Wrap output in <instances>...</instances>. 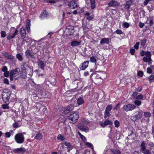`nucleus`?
<instances>
[{"mask_svg":"<svg viewBox=\"0 0 154 154\" xmlns=\"http://www.w3.org/2000/svg\"><path fill=\"white\" fill-rule=\"evenodd\" d=\"M139 42H136L134 46V48L136 49H138L139 48Z\"/></svg>","mask_w":154,"mask_h":154,"instance_id":"53","label":"nucleus"},{"mask_svg":"<svg viewBox=\"0 0 154 154\" xmlns=\"http://www.w3.org/2000/svg\"><path fill=\"white\" fill-rule=\"evenodd\" d=\"M57 139L59 140H61V141H64L65 140L64 137L60 134L58 135L57 137Z\"/></svg>","mask_w":154,"mask_h":154,"instance_id":"35","label":"nucleus"},{"mask_svg":"<svg viewBox=\"0 0 154 154\" xmlns=\"http://www.w3.org/2000/svg\"><path fill=\"white\" fill-rule=\"evenodd\" d=\"M90 61L92 63H96L97 60L96 58L94 56H92L90 58Z\"/></svg>","mask_w":154,"mask_h":154,"instance_id":"41","label":"nucleus"},{"mask_svg":"<svg viewBox=\"0 0 154 154\" xmlns=\"http://www.w3.org/2000/svg\"><path fill=\"white\" fill-rule=\"evenodd\" d=\"M114 125L116 127L118 128L119 126L120 123L118 121L116 120L114 122Z\"/></svg>","mask_w":154,"mask_h":154,"instance_id":"44","label":"nucleus"},{"mask_svg":"<svg viewBox=\"0 0 154 154\" xmlns=\"http://www.w3.org/2000/svg\"><path fill=\"white\" fill-rule=\"evenodd\" d=\"M2 107L4 109H9V106L7 104L2 105Z\"/></svg>","mask_w":154,"mask_h":154,"instance_id":"46","label":"nucleus"},{"mask_svg":"<svg viewBox=\"0 0 154 154\" xmlns=\"http://www.w3.org/2000/svg\"><path fill=\"white\" fill-rule=\"evenodd\" d=\"M10 73L14 76V79H16L19 76V72L17 71V69H15L14 70H12Z\"/></svg>","mask_w":154,"mask_h":154,"instance_id":"12","label":"nucleus"},{"mask_svg":"<svg viewBox=\"0 0 154 154\" xmlns=\"http://www.w3.org/2000/svg\"><path fill=\"white\" fill-rule=\"evenodd\" d=\"M146 40V37H144L143 40H141L140 44L141 46L144 47L145 46Z\"/></svg>","mask_w":154,"mask_h":154,"instance_id":"32","label":"nucleus"},{"mask_svg":"<svg viewBox=\"0 0 154 154\" xmlns=\"http://www.w3.org/2000/svg\"><path fill=\"white\" fill-rule=\"evenodd\" d=\"M142 111L141 110L140 112H136V114L133 116L131 117V119L133 121H135L137 120L140 119L142 116Z\"/></svg>","mask_w":154,"mask_h":154,"instance_id":"8","label":"nucleus"},{"mask_svg":"<svg viewBox=\"0 0 154 154\" xmlns=\"http://www.w3.org/2000/svg\"><path fill=\"white\" fill-rule=\"evenodd\" d=\"M64 144L67 146V148L68 149L67 152H69L70 151L72 150L73 148L72 146L71 145L70 143L67 141H65Z\"/></svg>","mask_w":154,"mask_h":154,"instance_id":"16","label":"nucleus"},{"mask_svg":"<svg viewBox=\"0 0 154 154\" xmlns=\"http://www.w3.org/2000/svg\"><path fill=\"white\" fill-rule=\"evenodd\" d=\"M68 5L70 9H75L78 8L79 7L78 3L74 0L68 2Z\"/></svg>","mask_w":154,"mask_h":154,"instance_id":"6","label":"nucleus"},{"mask_svg":"<svg viewBox=\"0 0 154 154\" xmlns=\"http://www.w3.org/2000/svg\"><path fill=\"white\" fill-rule=\"evenodd\" d=\"M4 82L5 83L8 85L9 84L8 80L7 78L4 79Z\"/></svg>","mask_w":154,"mask_h":154,"instance_id":"60","label":"nucleus"},{"mask_svg":"<svg viewBox=\"0 0 154 154\" xmlns=\"http://www.w3.org/2000/svg\"><path fill=\"white\" fill-rule=\"evenodd\" d=\"M136 107V106L134 104L126 103L123 105L122 108V109L126 112L131 111L134 110Z\"/></svg>","mask_w":154,"mask_h":154,"instance_id":"2","label":"nucleus"},{"mask_svg":"<svg viewBox=\"0 0 154 154\" xmlns=\"http://www.w3.org/2000/svg\"><path fill=\"white\" fill-rule=\"evenodd\" d=\"M131 4V1H127L125 5V8L126 9H129Z\"/></svg>","mask_w":154,"mask_h":154,"instance_id":"28","label":"nucleus"},{"mask_svg":"<svg viewBox=\"0 0 154 154\" xmlns=\"http://www.w3.org/2000/svg\"><path fill=\"white\" fill-rule=\"evenodd\" d=\"M118 34L121 35L123 33V32L120 29H118L114 32Z\"/></svg>","mask_w":154,"mask_h":154,"instance_id":"45","label":"nucleus"},{"mask_svg":"<svg viewBox=\"0 0 154 154\" xmlns=\"http://www.w3.org/2000/svg\"><path fill=\"white\" fill-rule=\"evenodd\" d=\"M91 2V9H94L95 7V0H89Z\"/></svg>","mask_w":154,"mask_h":154,"instance_id":"31","label":"nucleus"},{"mask_svg":"<svg viewBox=\"0 0 154 154\" xmlns=\"http://www.w3.org/2000/svg\"><path fill=\"white\" fill-rule=\"evenodd\" d=\"M144 116L145 117H149L151 116V114L149 112H145L144 113Z\"/></svg>","mask_w":154,"mask_h":154,"instance_id":"52","label":"nucleus"},{"mask_svg":"<svg viewBox=\"0 0 154 154\" xmlns=\"http://www.w3.org/2000/svg\"><path fill=\"white\" fill-rule=\"evenodd\" d=\"M143 61L145 62H147L149 64H150L152 62V60L151 58V60H150L149 57H144L143 58Z\"/></svg>","mask_w":154,"mask_h":154,"instance_id":"23","label":"nucleus"},{"mask_svg":"<svg viewBox=\"0 0 154 154\" xmlns=\"http://www.w3.org/2000/svg\"><path fill=\"white\" fill-rule=\"evenodd\" d=\"M6 33L4 31H1V37L2 38H4L6 36Z\"/></svg>","mask_w":154,"mask_h":154,"instance_id":"48","label":"nucleus"},{"mask_svg":"<svg viewBox=\"0 0 154 154\" xmlns=\"http://www.w3.org/2000/svg\"><path fill=\"white\" fill-rule=\"evenodd\" d=\"M137 75L139 76L142 77L143 75V73L141 71H139L137 72Z\"/></svg>","mask_w":154,"mask_h":154,"instance_id":"57","label":"nucleus"},{"mask_svg":"<svg viewBox=\"0 0 154 154\" xmlns=\"http://www.w3.org/2000/svg\"><path fill=\"white\" fill-rule=\"evenodd\" d=\"M13 126L15 128L19 127V126L18 125V124L17 123H15L13 124Z\"/></svg>","mask_w":154,"mask_h":154,"instance_id":"61","label":"nucleus"},{"mask_svg":"<svg viewBox=\"0 0 154 154\" xmlns=\"http://www.w3.org/2000/svg\"><path fill=\"white\" fill-rule=\"evenodd\" d=\"M142 103V102L141 101L138 100H135L134 101V104L137 106H140Z\"/></svg>","mask_w":154,"mask_h":154,"instance_id":"37","label":"nucleus"},{"mask_svg":"<svg viewBox=\"0 0 154 154\" xmlns=\"http://www.w3.org/2000/svg\"><path fill=\"white\" fill-rule=\"evenodd\" d=\"M78 135L82 141L85 143L86 142L87 140L85 137L82 135L81 133L79 132L78 133Z\"/></svg>","mask_w":154,"mask_h":154,"instance_id":"26","label":"nucleus"},{"mask_svg":"<svg viewBox=\"0 0 154 154\" xmlns=\"http://www.w3.org/2000/svg\"><path fill=\"white\" fill-rule=\"evenodd\" d=\"M84 102V100L82 97H79L77 99V103L79 105L83 104Z\"/></svg>","mask_w":154,"mask_h":154,"instance_id":"24","label":"nucleus"},{"mask_svg":"<svg viewBox=\"0 0 154 154\" xmlns=\"http://www.w3.org/2000/svg\"><path fill=\"white\" fill-rule=\"evenodd\" d=\"M48 2L50 3H55L56 1L58 2V0H48Z\"/></svg>","mask_w":154,"mask_h":154,"instance_id":"55","label":"nucleus"},{"mask_svg":"<svg viewBox=\"0 0 154 154\" xmlns=\"http://www.w3.org/2000/svg\"><path fill=\"white\" fill-rule=\"evenodd\" d=\"M9 72L8 71H7L4 73V75L5 77H8L9 74Z\"/></svg>","mask_w":154,"mask_h":154,"instance_id":"56","label":"nucleus"},{"mask_svg":"<svg viewBox=\"0 0 154 154\" xmlns=\"http://www.w3.org/2000/svg\"><path fill=\"white\" fill-rule=\"evenodd\" d=\"M130 26V24L127 22H125L123 24V26L126 28H128Z\"/></svg>","mask_w":154,"mask_h":154,"instance_id":"49","label":"nucleus"},{"mask_svg":"<svg viewBox=\"0 0 154 154\" xmlns=\"http://www.w3.org/2000/svg\"><path fill=\"white\" fill-rule=\"evenodd\" d=\"M38 63V66L39 68L41 69L42 70L45 69V65L44 62L40 60H38L37 61Z\"/></svg>","mask_w":154,"mask_h":154,"instance_id":"10","label":"nucleus"},{"mask_svg":"<svg viewBox=\"0 0 154 154\" xmlns=\"http://www.w3.org/2000/svg\"><path fill=\"white\" fill-rule=\"evenodd\" d=\"M74 27L71 25H69L67 27L66 29V34L68 35H71L74 32Z\"/></svg>","mask_w":154,"mask_h":154,"instance_id":"7","label":"nucleus"},{"mask_svg":"<svg viewBox=\"0 0 154 154\" xmlns=\"http://www.w3.org/2000/svg\"><path fill=\"white\" fill-rule=\"evenodd\" d=\"M148 79L150 83H151L154 80V72L152 73L149 77Z\"/></svg>","mask_w":154,"mask_h":154,"instance_id":"30","label":"nucleus"},{"mask_svg":"<svg viewBox=\"0 0 154 154\" xmlns=\"http://www.w3.org/2000/svg\"><path fill=\"white\" fill-rule=\"evenodd\" d=\"M18 32V30L17 29H16L13 34H10L8 36L7 38V39L9 40L14 38L15 36L17 35Z\"/></svg>","mask_w":154,"mask_h":154,"instance_id":"18","label":"nucleus"},{"mask_svg":"<svg viewBox=\"0 0 154 154\" xmlns=\"http://www.w3.org/2000/svg\"><path fill=\"white\" fill-rule=\"evenodd\" d=\"M27 67H28V66L27 65L26 63L25 62H23L21 66V69L23 70H25Z\"/></svg>","mask_w":154,"mask_h":154,"instance_id":"25","label":"nucleus"},{"mask_svg":"<svg viewBox=\"0 0 154 154\" xmlns=\"http://www.w3.org/2000/svg\"><path fill=\"white\" fill-rule=\"evenodd\" d=\"M24 137L22 134L18 133L14 137V139L16 142L18 143L21 144L23 143L24 140Z\"/></svg>","mask_w":154,"mask_h":154,"instance_id":"4","label":"nucleus"},{"mask_svg":"<svg viewBox=\"0 0 154 154\" xmlns=\"http://www.w3.org/2000/svg\"><path fill=\"white\" fill-rule=\"evenodd\" d=\"M120 103H118L113 108L114 110L117 109L119 107H120Z\"/></svg>","mask_w":154,"mask_h":154,"instance_id":"63","label":"nucleus"},{"mask_svg":"<svg viewBox=\"0 0 154 154\" xmlns=\"http://www.w3.org/2000/svg\"><path fill=\"white\" fill-rule=\"evenodd\" d=\"M17 59L20 61H21L23 60V58L21 55L20 54H17L16 56Z\"/></svg>","mask_w":154,"mask_h":154,"instance_id":"39","label":"nucleus"},{"mask_svg":"<svg viewBox=\"0 0 154 154\" xmlns=\"http://www.w3.org/2000/svg\"><path fill=\"white\" fill-rule=\"evenodd\" d=\"M145 51L143 50L141 51L140 52V54L141 56H143L145 55Z\"/></svg>","mask_w":154,"mask_h":154,"instance_id":"64","label":"nucleus"},{"mask_svg":"<svg viewBox=\"0 0 154 154\" xmlns=\"http://www.w3.org/2000/svg\"><path fill=\"white\" fill-rule=\"evenodd\" d=\"M30 22L29 20H27L26 23V29L30 28Z\"/></svg>","mask_w":154,"mask_h":154,"instance_id":"42","label":"nucleus"},{"mask_svg":"<svg viewBox=\"0 0 154 154\" xmlns=\"http://www.w3.org/2000/svg\"><path fill=\"white\" fill-rule=\"evenodd\" d=\"M109 42V39L106 38H102L100 42V43L101 45H103L105 44H108Z\"/></svg>","mask_w":154,"mask_h":154,"instance_id":"14","label":"nucleus"},{"mask_svg":"<svg viewBox=\"0 0 154 154\" xmlns=\"http://www.w3.org/2000/svg\"><path fill=\"white\" fill-rule=\"evenodd\" d=\"M94 19V17H91L90 16H88L86 17L87 20H92Z\"/></svg>","mask_w":154,"mask_h":154,"instance_id":"62","label":"nucleus"},{"mask_svg":"<svg viewBox=\"0 0 154 154\" xmlns=\"http://www.w3.org/2000/svg\"><path fill=\"white\" fill-rule=\"evenodd\" d=\"M49 17V15L47 11H44L41 14L40 18L42 19L47 18Z\"/></svg>","mask_w":154,"mask_h":154,"instance_id":"20","label":"nucleus"},{"mask_svg":"<svg viewBox=\"0 0 154 154\" xmlns=\"http://www.w3.org/2000/svg\"><path fill=\"white\" fill-rule=\"evenodd\" d=\"M116 2L112 0L110 2L108 3V5L109 6H114L116 5Z\"/></svg>","mask_w":154,"mask_h":154,"instance_id":"33","label":"nucleus"},{"mask_svg":"<svg viewBox=\"0 0 154 154\" xmlns=\"http://www.w3.org/2000/svg\"><path fill=\"white\" fill-rule=\"evenodd\" d=\"M85 143V145H87L88 147L91 148L92 149H94V146L92 143L87 142H86Z\"/></svg>","mask_w":154,"mask_h":154,"instance_id":"40","label":"nucleus"},{"mask_svg":"<svg viewBox=\"0 0 154 154\" xmlns=\"http://www.w3.org/2000/svg\"><path fill=\"white\" fill-rule=\"evenodd\" d=\"M111 150L113 154H121V152L119 150L117 149H111Z\"/></svg>","mask_w":154,"mask_h":154,"instance_id":"34","label":"nucleus"},{"mask_svg":"<svg viewBox=\"0 0 154 154\" xmlns=\"http://www.w3.org/2000/svg\"><path fill=\"white\" fill-rule=\"evenodd\" d=\"M147 72L149 73H151L152 72V69L149 67H148L147 69Z\"/></svg>","mask_w":154,"mask_h":154,"instance_id":"58","label":"nucleus"},{"mask_svg":"<svg viewBox=\"0 0 154 154\" xmlns=\"http://www.w3.org/2000/svg\"><path fill=\"white\" fill-rule=\"evenodd\" d=\"M43 135L42 133H39L36 134L35 138L38 140H41L42 138Z\"/></svg>","mask_w":154,"mask_h":154,"instance_id":"29","label":"nucleus"},{"mask_svg":"<svg viewBox=\"0 0 154 154\" xmlns=\"http://www.w3.org/2000/svg\"><path fill=\"white\" fill-rule=\"evenodd\" d=\"M89 63L88 61H86L82 63V66L80 68L81 70H85L88 66Z\"/></svg>","mask_w":154,"mask_h":154,"instance_id":"17","label":"nucleus"},{"mask_svg":"<svg viewBox=\"0 0 154 154\" xmlns=\"http://www.w3.org/2000/svg\"><path fill=\"white\" fill-rule=\"evenodd\" d=\"M78 128L80 130L84 131L86 132H87L89 131L88 128L84 125H82L79 127Z\"/></svg>","mask_w":154,"mask_h":154,"instance_id":"15","label":"nucleus"},{"mask_svg":"<svg viewBox=\"0 0 154 154\" xmlns=\"http://www.w3.org/2000/svg\"><path fill=\"white\" fill-rule=\"evenodd\" d=\"M79 117V116L78 114L76 112H72L69 116L68 119L70 123H75L77 122Z\"/></svg>","mask_w":154,"mask_h":154,"instance_id":"1","label":"nucleus"},{"mask_svg":"<svg viewBox=\"0 0 154 154\" xmlns=\"http://www.w3.org/2000/svg\"><path fill=\"white\" fill-rule=\"evenodd\" d=\"M2 98L3 101L5 103H6L7 102L9 101V96L7 94L5 95L3 94H2Z\"/></svg>","mask_w":154,"mask_h":154,"instance_id":"22","label":"nucleus"},{"mask_svg":"<svg viewBox=\"0 0 154 154\" xmlns=\"http://www.w3.org/2000/svg\"><path fill=\"white\" fill-rule=\"evenodd\" d=\"M20 32L21 37L22 39H24L26 38V32L25 28L22 27L20 29Z\"/></svg>","mask_w":154,"mask_h":154,"instance_id":"9","label":"nucleus"},{"mask_svg":"<svg viewBox=\"0 0 154 154\" xmlns=\"http://www.w3.org/2000/svg\"><path fill=\"white\" fill-rule=\"evenodd\" d=\"M143 98V96L142 95L140 94L138 95L136 97V99L137 100H140L142 99Z\"/></svg>","mask_w":154,"mask_h":154,"instance_id":"51","label":"nucleus"},{"mask_svg":"<svg viewBox=\"0 0 154 154\" xmlns=\"http://www.w3.org/2000/svg\"><path fill=\"white\" fill-rule=\"evenodd\" d=\"M135 50L134 49H131L130 50V52L132 55H133L135 53Z\"/></svg>","mask_w":154,"mask_h":154,"instance_id":"59","label":"nucleus"},{"mask_svg":"<svg viewBox=\"0 0 154 154\" xmlns=\"http://www.w3.org/2000/svg\"><path fill=\"white\" fill-rule=\"evenodd\" d=\"M8 68L6 66H4L2 67V71L4 72H5L7 71Z\"/></svg>","mask_w":154,"mask_h":154,"instance_id":"54","label":"nucleus"},{"mask_svg":"<svg viewBox=\"0 0 154 154\" xmlns=\"http://www.w3.org/2000/svg\"><path fill=\"white\" fill-rule=\"evenodd\" d=\"M138 93L137 92H134L132 95V99L136 98L137 95Z\"/></svg>","mask_w":154,"mask_h":154,"instance_id":"47","label":"nucleus"},{"mask_svg":"<svg viewBox=\"0 0 154 154\" xmlns=\"http://www.w3.org/2000/svg\"><path fill=\"white\" fill-rule=\"evenodd\" d=\"M112 123L111 121L109 119L106 120L104 122H101L100 124V125H101L102 127L104 128L106 126L109 125H111Z\"/></svg>","mask_w":154,"mask_h":154,"instance_id":"11","label":"nucleus"},{"mask_svg":"<svg viewBox=\"0 0 154 154\" xmlns=\"http://www.w3.org/2000/svg\"><path fill=\"white\" fill-rule=\"evenodd\" d=\"M112 106L111 105H108L106 107L105 111L109 112L112 109Z\"/></svg>","mask_w":154,"mask_h":154,"instance_id":"36","label":"nucleus"},{"mask_svg":"<svg viewBox=\"0 0 154 154\" xmlns=\"http://www.w3.org/2000/svg\"><path fill=\"white\" fill-rule=\"evenodd\" d=\"M145 56L146 57H149V59H150V60H151V53L150 51H147L145 53Z\"/></svg>","mask_w":154,"mask_h":154,"instance_id":"38","label":"nucleus"},{"mask_svg":"<svg viewBox=\"0 0 154 154\" xmlns=\"http://www.w3.org/2000/svg\"><path fill=\"white\" fill-rule=\"evenodd\" d=\"M154 24L153 20L152 19V17H151L150 18V20H149V25L150 26H152Z\"/></svg>","mask_w":154,"mask_h":154,"instance_id":"50","label":"nucleus"},{"mask_svg":"<svg viewBox=\"0 0 154 154\" xmlns=\"http://www.w3.org/2000/svg\"><path fill=\"white\" fill-rule=\"evenodd\" d=\"M140 151L143 154H151L149 149H146V144L143 141H142L140 145Z\"/></svg>","mask_w":154,"mask_h":154,"instance_id":"3","label":"nucleus"},{"mask_svg":"<svg viewBox=\"0 0 154 154\" xmlns=\"http://www.w3.org/2000/svg\"><path fill=\"white\" fill-rule=\"evenodd\" d=\"M110 115V114L109 112L105 110L104 115L105 118H109Z\"/></svg>","mask_w":154,"mask_h":154,"instance_id":"43","label":"nucleus"},{"mask_svg":"<svg viewBox=\"0 0 154 154\" xmlns=\"http://www.w3.org/2000/svg\"><path fill=\"white\" fill-rule=\"evenodd\" d=\"M13 151L14 153H24L25 152V149L24 148H17L13 149Z\"/></svg>","mask_w":154,"mask_h":154,"instance_id":"13","label":"nucleus"},{"mask_svg":"<svg viewBox=\"0 0 154 154\" xmlns=\"http://www.w3.org/2000/svg\"><path fill=\"white\" fill-rule=\"evenodd\" d=\"M74 108V106L72 105H69L66 107L63 108L61 110V112L66 115L72 111Z\"/></svg>","mask_w":154,"mask_h":154,"instance_id":"5","label":"nucleus"},{"mask_svg":"<svg viewBox=\"0 0 154 154\" xmlns=\"http://www.w3.org/2000/svg\"><path fill=\"white\" fill-rule=\"evenodd\" d=\"M81 41H73L71 43V45L72 47H75L79 45L81 43Z\"/></svg>","mask_w":154,"mask_h":154,"instance_id":"19","label":"nucleus"},{"mask_svg":"<svg viewBox=\"0 0 154 154\" xmlns=\"http://www.w3.org/2000/svg\"><path fill=\"white\" fill-rule=\"evenodd\" d=\"M5 57L8 59L10 60L11 61H14L15 59L14 57L11 55L7 53H5Z\"/></svg>","mask_w":154,"mask_h":154,"instance_id":"21","label":"nucleus"},{"mask_svg":"<svg viewBox=\"0 0 154 154\" xmlns=\"http://www.w3.org/2000/svg\"><path fill=\"white\" fill-rule=\"evenodd\" d=\"M82 27L83 29L85 31H87L89 29H90V27L87 24L85 25L84 23H83L82 24Z\"/></svg>","mask_w":154,"mask_h":154,"instance_id":"27","label":"nucleus"}]
</instances>
